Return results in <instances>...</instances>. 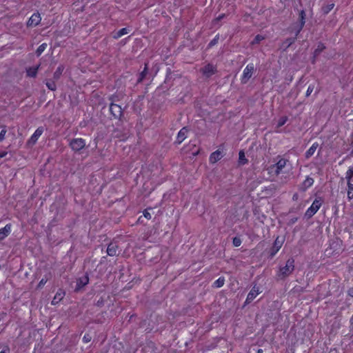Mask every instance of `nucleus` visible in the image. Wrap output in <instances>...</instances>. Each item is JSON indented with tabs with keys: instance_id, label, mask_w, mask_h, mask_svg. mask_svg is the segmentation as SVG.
I'll return each instance as SVG.
<instances>
[{
	"instance_id": "1",
	"label": "nucleus",
	"mask_w": 353,
	"mask_h": 353,
	"mask_svg": "<svg viewBox=\"0 0 353 353\" xmlns=\"http://www.w3.org/2000/svg\"><path fill=\"white\" fill-rule=\"evenodd\" d=\"M294 270V259L290 258L287 260L285 265L281 267L277 272V276L279 279H284L290 275Z\"/></svg>"
},
{
	"instance_id": "2",
	"label": "nucleus",
	"mask_w": 353,
	"mask_h": 353,
	"mask_svg": "<svg viewBox=\"0 0 353 353\" xmlns=\"http://www.w3.org/2000/svg\"><path fill=\"white\" fill-rule=\"evenodd\" d=\"M255 70V67L253 63H249L246 65L245 69L243 70V74L241 79V81L242 83H246L249 81V79L253 75V73Z\"/></svg>"
},
{
	"instance_id": "3",
	"label": "nucleus",
	"mask_w": 353,
	"mask_h": 353,
	"mask_svg": "<svg viewBox=\"0 0 353 353\" xmlns=\"http://www.w3.org/2000/svg\"><path fill=\"white\" fill-rule=\"evenodd\" d=\"M322 205V202L320 199H315L311 206L306 210L305 216L307 219L313 216L317 211L319 210Z\"/></svg>"
},
{
	"instance_id": "4",
	"label": "nucleus",
	"mask_w": 353,
	"mask_h": 353,
	"mask_svg": "<svg viewBox=\"0 0 353 353\" xmlns=\"http://www.w3.org/2000/svg\"><path fill=\"white\" fill-rule=\"evenodd\" d=\"M72 150L78 152L85 146V141L81 138L72 139L69 143Z\"/></svg>"
},
{
	"instance_id": "5",
	"label": "nucleus",
	"mask_w": 353,
	"mask_h": 353,
	"mask_svg": "<svg viewBox=\"0 0 353 353\" xmlns=\"http://www.w3.org/2000/svg\"><path fill=\"white\" fill-rule=\"evenodd\" d=\"M43 132V128L39 127L38 128L34 134L30 137V138L28 140L26 144L28 147L33 146L39 139V138L41 136Z\"/></svg>"
},
{
	"instance_id": "6",
	"label": "nucleus",
	"mask_w": 353,
	"mask_h": 353,
	"mask_svg": "<svg viewBox=\"0 0 353 353\" xmlns=\"http://www.w3.org/2000/svg\"><path fill=\"white\" fill-rule=\"evenodd\" d=\"M288 160L283 158H280L276 164L273 165L271 168H275V174L279 175L282 172V170L285 167Z\"/></svg>"
},
{
	"instance_id": "7",
	"label": "nucleus",
	"mask_w": 353,
	"mask_h": 353,
	"mask_svg": "<svg viewBox=\"0 0 353 353\" xmlns=\"http://www.w3.org/2000/svg\"><path fill=\"white\" fill-rule=\"evenodd\" d=\"M110 112L115 119H119L122 115V109L121 106L114 103H110Z\"/></svg>"
},
{
	"instance_id": "8",
	"label": "nucleus",
	"mask_w": 353,
	"mask_h": 353,
	"mask_svg": "<svg viewBox=\"0 0 353 353\" xmlns=\"http://www.w3.org/2000/svg\"><path fill=\"white\" fill-rule=\"evenodd\" d=\"M201 71L205 77H210L216 73V68L212 64H208L201 68Z\"/></svg>"
},
{
	"instance_id": "9",
	"label": "nucleus",
	"mask_w": 353,
	"mask_h": 353,
	"mask_svg": "<svg viewBox=\"0 0 353 353\" xmlns=\"http://www.w3.org/2000/svg\"><path fill=\"white\" fill-rule=\"evenodd\" d=\"M259 293L260 291L259 288L254 286L247 296L245 303H250L252 302L257 296V295L259 294Z\"/></svg>"
},
{
	"instance_id": "10",
	"label": "nucleus",
	"mask_w": 353,
	"mask_h": 353,
	"mask_svg": "<svg viewBox=\"0 0 353 353\" xmlns=\"http://www.w3.org/2000/svg\"><path fill=\"white\" fill-rule=\"evenodd\" d=\"M12 225L8 223L0 229V241L6 239L11 232Z\"/></svg>"
},
{
	"instance_id": "11",
	"label": "nucleus",
	"mask_w": 353,
	"mask_h": 353,
	"mask_svg": "<svg viewBox=\"0 0 353 353\" xmlns=\"http://www.w3.org/2000/svg\"><path fill=\"white\" fill-rule=\"evenodd\" d=\"M41 19V18L40 17V14L39 13H34L29 19L28 21V26H36L40 23Z\"/></svg>"
},
{
	"instance_id": "12",
	"label": "nucleus",
	"mask_w": 353,
	"mask_h": 353,
	"mask_svg": "<svg viewBox=\"0 0 353 353\" xmlns=\"http://www.w3.org/2000/svg\"><path fill=\"white\" fill-rule=\"evenodd\" d=\"M118 245L116 243H110L107 248V254L110 256H117L118 254Z\"/></svg>"
},
{
	"instance_id": "13",
	"label": "nucleus",
	"mask_w": 353,
	"mask_h": 353,
	"mask_svg": "<svg viewBox=\"0 0 353 353\" xmlns=\"http://www.w3.org/2000/svg\"><path fill=\"white\" fill-rule=\"evenodd\" d=\"M223 157L222 152L219 150L212 152L209 158V161L211 163H215L219 161Z\"/></svg>"
},
{
	"instance_id": "14",
	"label": "nucleus",
	"mask_w": 353,
	"mask_h": 353,
	"mask_svg": "<svg viewBox=\"0 0 353 353\" xmlns=\"http://www.w3.org/2000/svg\"><path fill=\"white\" fill-rule=\"evenodd\" d=\"M283 245V241L279 240V238L277 237L274 242L273 247L271 250V256H274L278 251L281 249Z\"/></svg>"
},
{
	"instance_id": "15",
	"label": "nucleus",
	"mask_w": 353,
	"mask_h": 353,
	"mask_svg": "<svg viewBox=\"0 0 353 353\" xmlns=\"http://www.w3.org/2000/svg\"><path fill=\"white\" fill-rule=\"evenodd\" d=\"M65 293L64 290H63L61 289L58 290V291L57 292L56 294L54 295V296L52 301V305H56L59 302H60L65 296Z\"/></svg>"
},
{
	"instance_id": "16",
	"label": "nucleus",
	"mask_w": 353,
	"mask_h": 353,
	"mask_svg": "<svg viewBox=\"0 0 353 353\" xmlns=\"http://www.w3.org/2000/svg\"><path fill=\"white\" fill-rule=\"evenodd\" d=\"M188 132V129L186 128H183L178 133L176 137V142L180 144L186 138Z\"/></svg>"
},
{
	"instance_id": "17",
	"label": "nucleus",
	"mask_w": 353,
	"mask_h": 353,
	"mask_svg": "<svg viewBox=\"0 0 353 353\" xmlns=\"http://www.w3.org/2000/svg\"><path fill=\"white\" fill-rule=\"evenodd\" d=\"M88 282H89V278L87 275L80 277L77 280V288L80 289V288H83V286L86 285L88 283Z\"/></svg>"
},
{
	"instance_id": "18",
	"label": "nucleus",
	"mask_w": 353,
	"mask_h": 353,
	"mask_svg": "<svg viewBox=\"0 0 353 353\" xmlns=\"http://www.w3.org/2000/svg\"><path fill=\"white\" fill-rule=\"evenodd\" d=\"M319 147V143L315 142L314 143L312 146L306 151L305 152V158L309 159L311 157L316 150L317 148Z\"/></svg>"
},
{
	"instance_id": "19",
	"label": "nucleus",
	"mask_w": 353,
	"mask_h": 353,
	"mask_svg": "<svg viewBox=\"0 0 353 353\" xmlns=\"http://www.w3.org/2000/svg\"><path fill=\"white\" fill-rule=\"evenodd\" d=\"M63 70H64L63 65H59L53 74L54 79L58 80L60 78V77L61 76Z\"/></svg>"
},
{
	"instance_id": "20",
	"label": "nucleus",
	"mask_w": 353,
	"mask_h": 353,
	"mask_svg": "<svg viewBox=\"0 0 353 353\" xmlns=\"http://www.w3.org/2000/svg\"><path fill=\"white\" fill-rule=\"evenodd\" d=\"M128 32H129L128 29H127L126 28H121V30H119L118 32H117L114 34L113 37L114 39H119L121 37H122V36H123L125 34H127Z\"/></svg>"
},
{
	"instance_id": "21",
	"label": "nucleus",
	"mask_w": 353,
	"mask_h": 353,
	"mask_svg": "<svg viewBox=\"0 0 353 353\" xmlns=\"http://www.w3.org/2000/svg\"><path fill=\"white\" fill-rule=\"evenodd\" d=\"M347 198L349 200L353 199V183L352 181H347Z\"/></svg>"
},
{
	"instance_id": "22",
	"label": "nucleus",
	"mask_w": 353,
	"mask_h": 353,
	"mask_svg": "<svg viewBox=\"0 0 353 353\" xmlns=\"http://www.w3.org/2000/svg\"><path fill=\"white\" fill-rule=\"evenodd\" d=\"M39 65L34 68H30L27 70V75L30 77H35L37 74Z\"/></svg>"
},
{
	"instance_id": "23",
	"label": "nucleus",
	"mask_w": 353,
	"mask_h": 353,
	"mask_svg": "<svg viewBox=\"0 0 353 353\" xmlns=\"http://www.w3.org/2000/svg\"><path fill=\"white\" fill-rule=\"evenodd\" d=\"M345 179L347 180V181H353V166L350 167L347 171L346 172Z\"/></svg>"
},
{
	"instance_id": "24",
	"label": "nucleus",
	"mask_w": 353,
	"mask_h": 353,
	"mask_svg": "<svg viewBox=\"0 0 353 353\" xmlns=\"http://www.w3.org/2000/svg\"><path fill=\"white\" fill-rule=\"evenodd\" d=\"M314 183V179L311 177L307 176L303 183V185L305 188L311 187Z\"/></svg>"
},
{
	"instance_id": "25",
	"label": "nucleus",
	"mask_w": 353,
	"mask_h": 353,
	"mask_svg": "<svg viewBox=\"0 0 353 353\" xmlns=\"http://www.w3.org/2000/svg\"><path fill=\"white\" fill-rule=\"evenodd\" d=\"M225 279L223 277H220L214 283V286L216 288H221L224 285Z\"/></svg>"
},
{
	"instance_id": "26",
	"label": "nucleus",
	"mask_w": 353,
	"mask_h": 353,
	"mask_svg": "<svg viewBox=\"0 0 353 353\" xmlns=\"http://www.w3.org/2000/svg\"><path fill=\"white\" fill-rule=\"evenodd\" d=\"M46 43H42L41 45H40L36 50L37 55L38 57L40 56L42 54V52L46 49Z\"/></svg>"
},
{
	"instance_id": "27",
	"label": "nucleus",
	"mask_w": 353,
	"mask_h": 353,
	"mask_svg": "<svg viewBox=\"0 0 353 353\" xmlns=\"http://www.w3.org/2000/svg\"><path fill=\"white\" fill-rule=\"evenodd\" d=\"M300 18H301V26H300V28L299 30H298L297 33H299L301 30L302 29V28L303 27L304 24H305V12L303 10H301L300 12Z\"/></svg>"
},
{
	"instance_id": "28",
	"label": "nucleus",
	"mask_w": 353,
	"mask_h": 353,
	"mask_svg": "<svg viewBox=\"0 0 353 353\" xmlns=\"http://www.w3.org/2000/svg\"><path fill=\"white\" fill-rule=\"evenodd\" d=\"M46 84L48 88L50 90L54 91L57 89V85L53 81H48Z\"/></svg>"
},
{
	"instance_id": "29",
	"label": "nucleus",
	"mask_w": 353,
	"mask_h": 353,
	"mask_svg": "<svg viewBox=\"0 0 353 353\" xmlns=\"http://www.w3.org/2000/svg\"><path fill=\"white\" fill-rule=\"evenodd\" d=\"M324 49L325 46L323 43H319L314 50V56H318Z\"/></svg>"
},
{
	"instance_id": "30",
	"label": "nucleus",
	"mask_w": 353,
	"mask_h": 353,
	"mask_svg": "<svg viewBox=\"0 0 353 353\" xmlns=\"http://www.w3.org/2000/svg\"><path fill=\"white\" fill-rule=\"evenodd\" d=\"M264 39V37L262 36V35H260V34H257L254 39H253V41L251 42V44L252 45H254V44H256V43H260L261 41H263Z\"/></svg>"
},
{
	"instance_id": "31",
	"label": "nucleus",
	"mask_w": 353,
	"mask_h": 353,
	"mask_svg": "<svg viewBox=\"0 0 353 353\" xmlns=\"http://www.w3.org/2000/svg\"><path fill=\"white\" fill-rule=\"evenodd\" d=\"M334 6V3L328 4L323 8V11L325 14H327L329 12H330Z\"/></svg>"
},
{
	"instance_id": "32",
	"label": "nucleus",
	"mask_w": 353,
	"mask_h": 353,
	"mask_svg": "<svg viewBox=\"0 0 353 353\" xmlns=\"http://www.w3.org/2000/svg\"><path fill=\"white\" fill-rule=\"evenodd\" d=\"M239 154V162L242 164L246 163L248 161L245 159L244 152L240 151Z\"/></svg>"
},
{
	"instance_id": "33",
	"label": "nucleus",
	"mask_w": 353,
	"mask_h": 353,
	"mask_svg": "<svg viewBox=\"0 0 353 353\" xmlns=\"http://www.w3.org/2000/svg\"><path fill=\"white\" fill-rule=\"evenodd\" d=\"M147 73H148V68H147V65H145L144 70L140 74V77H139L138 81L139 82L142 81V80L146 76Z\"/></svg>"
},
{
	"instance_id": "34",
	"label": "nucleus",
	"mask_w": 353,
	"mask_h": 353,
	"mask_svg": "<svg viewBox=\"0 0 353 353\" xmlns=\"http://www.w3.org/2000/svg\"><path fill=\"white\" fill-rule=\"evenodd\" d=\"M288 121V117L284 116V117H282L279 119V121H278V127H281L283 126Z\"/></svg>"
},
{
	"instance_id": "35",
	"label": "nucleus",
	"mask_w": 353,
	"mask_h": 353,
	"mask_svg": "<svg viewBox=\"0 0 353 353\" xmlns=\"http://www.w3.org/2000/svg\"><path fill=\"white\" fill-rule=\"evenodd\" d=\"M48 280V278L47 276H45L44 278L41 279V280L39 281L37 288L41 289L43 287V285L47 283Z\"/></svg>"
},
{
	"instance_id": "36",
	"label": "nucleus",
	"mask_w": 353,
	"mask_h": 353,
	"mask_svg": "<svg viewBox=\"0 0 353 353\" xmlns=\"http://www.w3.org/2000/svg\"><path fill=\"white\" fill-rule=\"evenodd\" d=\"M242 241L241 239L239 237H234L232 240V243L234 247H239L241 245Z\"/></svg>"
},
{
	"instance_id": "37",
	"label": "nucleus",
	"mask_w": 353,
	"mask_h": 353,
	"mask_svg": "<svg viewBox=\"0 0 353 353\" xmlns=\"http://www.w3.org/2000/svg\"><path fill=\"white\" fill-rule=\"evenodd\" d=\"M314 89V85L310 84L306 91V97H309Z\"/></svg>"
},
{
	"instance_id": "38",
	"label": "nucleus",
	"mask_w": 353,
	"mask_h": 353,
	"mask_svg": "<svg viewBox=\"0 0 353 353\" xmlns=\"http://www.w3.org/2000/svg\"><path fill=\"white\" fill-rule=\"evenodd\" d=\"M7 130L6 128L4 127L1 131L0 132V142L4 140L6 134Z\"/></svg>"
},
{
	"instance_id": "39",
	"label": "nucleus",
	"mask_w": 353,
	"mask_h": 353,
	"mask_svg": "<svg viewBox=\"0 0 353 353\" xmlns=\"http://www.w3.org/2000/svg\"><path fill=\"white\" fill-rule=\"evenodd\" d=\"M91 336L89 334H85L83 337V341L85 343L91 341Z\"/></svg>"
},
{
	"instance_id": "40",
	"label": "nucleus",
	"mask_w": 353,
	"mask_h": 353,
	"mask_svg": "<svg viewBox=\"0 0 353 353\" xmlns=\"http://www.w3.org/2000/svg\"><path fill=\"white\" fill-rule=\"evenodd\" d=\"M218 39H219V38H218V37H216L215 38H214V39H213L210 42L209 45H208V46H209V47H212V46H214L215 44H216V43H217V41H218Z\"/></svg>"
},
{
	"instance_id": "41",
	"label": "nucleus",
	"mask_w": 353,
	"mask_h": 353,
	"mask_svg": "<svg viewBox=\"0 0 353 353\" xmlns=\"http://www.w3.org/2000/svg\"><path fill=\"white\" fill-rule=\"evenodd\" d=\"M295 41V38L294 39H288L286 41H285V43L287 44V46L286 47H289L290 45H292Z\"/></svg>"
},
{
	"instance_id": "42",
	"label": "nucleus",
	"mask_w": 353,
	"mask_h": 353,
	"mask_svg": "<svg viewBox=\"0 0 353 353\" xmlns=\"http://www.w3.org/2000/svg\"><path fill=\"white\" fill-rule=\"evenodd\" d=\"M143 216L148 219H150L152 217L150 213L147 210H144Z\"/></svg>"
},
{
	"instance_id": "43",
	"label": "nucleus",
	"mask_w": 353,
	"mask_h": 353,
	"mask_svg": "<svg viewBox=\"0 0 353 353\" xmlns=\"http://www.w3.org/2000/svg\"><path fill=\"white\" fill-rule=\"evenodd\" d=\"M0 353H10V350L8 346L4 347V348L0 352Z\"/></svg>"
},
{
	"instance_id": "44",
	"label": "nucleus",
	"mask_w": 353,
	"mask_h": 353,
	"mask_svg": "<svg viewBox=\"0 0 353 353\" xmlns=\"http://www.w3.org/2000/svg\"><path fill=\"white\" fill-rule=\"evenodd\" d=\"M347 294L348 295H350V296L353 297V288H351L348 290L347 291Z\"/></svg>"
},
{
	"instance_id": "45",
	"label": "nucleus",
	"mask_w": 353,
	"mask_h": 353,
	"mask_svg": "<svg viewBox=\"0 0 353 353\" xmlns=\"http://www.w3.org/2000/svg\"><path fill=\"white\" fill-rule=\"evenodd\" d=\"M7 155V152H0V159L6 157Z\"/></svg>"
},
{
	"instance_id": "46",
	"label": "nucleus",
	"mask_w": 353,
	"mask_h": 353,
	"mask_svg": "<svg viewBox=\"0 0 353 353\" xmlns=\"http://www.w3.org/2000/svg\"><path fill=\"white\" fill-rule=\"evenodd\" d=\"M225 14H221V15H219L216 19V21H219L221 19H222L223 17H224Z\"/></svg>"
},
{
	"instance_id": "47",
	"label": "nucleus",
	"mask_w": 353,
	"mask_h": 353,
	"mask_svg": "<svg viewBox=\"0 0 353 353\" xmlns=\"http://www.w3.org/2000/svg\"><path fill=\"white\" fill-rule=\"evenodd\" d=\"M257 353H263V350L259 349Z\"/></svg>"
}]
</instances>
